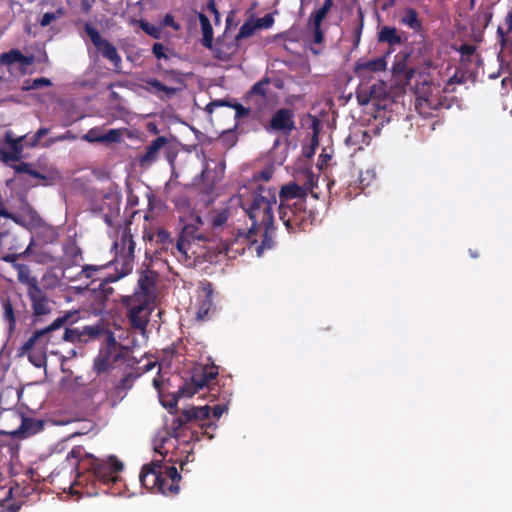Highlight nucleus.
<instances>
[{
    "label": "nucleus",
    "instance_id": "19",
    "mask_svg": "<svg viewBox=\"0 0 512 512\" xmlns=\"http://www.w3.org/2000/svg\"><path fill=\"white\" fill-rule=\"evenodd\" d=\"M81 139L89 143H119L122 132L119 129H110L104 133L101 127H93Z\"/></svg>",
    "mask_w": 512,
    "mask_h": 512
},
{
    "label": "nucleus",
    "instance_id": "53",
    "mask_svg": "<svg viewBox=\"0 0 512 512\" xmlns=\"http://www.w3.org/2000/svg\"><path fill=\"white\" fill-rule=\"evenodd\" d=\"M254 22L257 29H269L274 24V17L272 14H266L265 16L256 19Z\"/></svg>",
    "mask_w": 512,
    "mask_h": 512
},
{
    "label": "nucleus",
    "instance_id": "25",
    "mask_svg": "<svg viewBox=\"0 0 512 512\" xmlns=\"http://www.w3.org/2000/svg\"><path fill=\"white\" fill-rule=\"evenodd\" d=\"M168 144V140L164 136L154 139L147 147L144 154L139 158L140 166L150 165L158 159L159 151Z\"/></svg>",
    "mask_w": 512,
    "mask_h": 512
},
{
    "label": "nucleus",
    "instance_id": "32",
    "mask_svg": "<svg viewBox=\"0 0 512 512\" xmlns=\"http://www.w3.org/2000/svg\"><path fill=\"white\" fill-rule=\"evenodd\" d=\"M200 26L203 34L202 45L206 48H212L213 44V28L209 18L203 14H199Z\"/></svg>",
    "mask_w": 512,
    "mask_h": 512
},
{
    "label": "nucleus",
    "instance_id": "63",
    "mask_svg": "<svg viewBox=\"0 0 512 512\" xmlns=\"http://www.w3.org/2000/svg\"><path fill=\"white\" fill-rule=\"evenodd\" d=\"M273 171L271 168H266L255 175V179L269 181L272 178Z\"/></svg>",
    "mask_w": 512,
    "mask_h": 512
},
{
    "label": "nucleus",
    "instance_id": "29",
    "mask_svg": "<svg viewBox=\"0 0 512 512\" xmlns=\"http://www.w3.org/2000/svg\"><path fill=\"white\" fill-rule=\"evenodd\" d=\"M44 428V423L42 420H38L31 417H23L21 421V425L18 430L14 432V435H19L21 437H28L40 432Z\"/></svg>",
    "mask_w": 512,
    "mask_h": 512
},
{
    "label": "nucleus",
    "instance_id": "13",
    "mask_svg": "<svg viewBox=\"0 0 512 512\" xmlns=\"http://www.w3.org/2000/svg\"><path fill=\"white\" fill-rule=\"evenodd\" d=\"M271 79L264 77L258 82L254 83L246 95L247 101L253 106L255 110V117L259 118L265 111L268 104V85Z\"/></svg>",
    "mask_w": 512,
    "mask_h": 512
},
{
    "label": "nucleus",
    "instance_id": "40",
    "mask_svg": "<svg viewBox=\"0 0 512 512\" xmlns=\"http://www.w3.org/2000/svg\"><path fill=\"white\" fill-rule=\"evenodd\" d=\"M13 169L16 173H26L37 179H45V176L41 174L39 171L32 168L30 163L21 162L20 164L14 165Z\"/></svg>",
    "mask_w": 512,
    "mask_h": 512
},
{
    "label": "nucleus",
    "instance_id": "57",
    "mask_svg": "<svg viewBox=\"0 0 512 512\" xmlns=\"http://www.w3.org/2000/svg\"><path fill=\"white\" fill-rule=\"evenodd\" d=\"M152 53L158 60L168 59V55L166 54V47L162 43H154L152 46Z\"/></svg>",
    "mask_w": 512,
    "mask_h": 512
},
{
    "label": "nucleus",
    "instance_id": "4",
    "mask_svg": "<svg viewBox=\"0 0 512 512\" xmlns=\"http://www.w3.org/2000/svg\"><path fill=\"white\" fill-rule=\"evenodd\" d=\"M181 475L173 465H166L162 460L145 464L140 472L141 484L148 490H153L165 496L178 494Z\"/></svg>",
    "mask_w": 512,
    "mask_h": 512
},
{
    "label": "nucleus",
    "instance_id": "1",
    "mask_svg": "<svg viewBox=\"0 0 512 512\" xmlns=\"http://www.w3.org/2000/svg\"><path fill=\"white\" fill-rule=\"evenodd\" d=\"M277 204L276 189L259 186L258 191L252 195L249 203H243L251 227L245 231H239L237 242L246 244L248 248L255 245V251L261 256L265 250L275 245V226L273 210Z\"/></svg>",
    "mask_w": 512,
    "mask_h": 512
},
{
    "label": "nucleus",
    "instance_id": "30",
    "mask_svg": "<svg viewBox=\"0 0 512 512\" xmlns=\"http://www.w3.org/2000/svg\"><path fill=\"white\" fill-rule=\"evenodd\" d=\"M230 216L229 209L213 210L207 215V225L213 230L222 228L228 221Z\"/></svg>",
    "mask_w": 512,
    "mask_h": 512
},
{
    "label": "nucleus",
    "instance_id": "23",
    "mask_svg": "<svg viewBox=\"0 0 512 512\" xmlns=\"http://www.w3.org/2000/svg\"><path fill=\"white\" fill-rule=\"evenodd\" d=\"M305 197V189L303 187L294 182L288 183L282 186L279 192L280 204L278 206V210L280 211L282 206H292L289 203L291 200H305Z\"/></svg>",
    "mask_w": 512,
    "mask_h": 512
},
{
    "label": "nucleus",
    "instance_id": "50",
    "mask_svg": "<svg viewBox=\"0 0 512 512\" xmlns=\"http://www.w3.org/2000/svg\"><path fill=\"white\" fill-rule=\"evenodd\" d=\"M303 177L305 180L301 187L305 189V195H307L308 192H311L313 194V188L318 179L311 171H305L303 173Z\"/></svg>",
    "mask_w": 512,
    "mask_h": 512
},
{
    "label": "nucleus",
    "instance_id": "54",
    "mask_svg": "<svg viewBox=\"0 0 512 512\" xmlns=\"http://www.w3.org/2000/svg\"><path fill=\"white\" fill-rule=\"evenodd\" d=\"M140 27L145 33L152 36L153 38H155V39L160 38V30L155 25H152L149 22L142 20L140 22Z\"/></svg>",
    "mask_w": 512,
    "mask_h": 512
},
{
    "label": "nucleus",
    "instance_id": "39",
    "mask_svg": "<svg viewBox=\"0 0 512 512\" xmlns=\"http://www.w3.org/2000/svg\"><path fill=\"white\" fill-rule=\"evenodd\" d=\"M52 86V82L50 79L41 77L36 79H27L23 82L22 90L23 91H30L39 89L41 87H49Z\"/></svg>",
    "mask_w": 512,
    "mask_h": 512
},
{
    "label": "nucleus",
    "instance_id": "46",
    "mask_svg": "<svg viewBox=\"0 0 512 512\" xmlns=\"http://www.w3.org/2000/svg\"><path fill=\"white\" fill-rule=\"evenodd\" d=\"M330 9L321 6L317 11L311 13L308 24L322 25V21L327 16Z\"/></svg>",
    "mask_w": 512,
    "mask_h": 512
},
{
    "label": "nucleus",
    "instance_id": "44",
    "mask_svg": "<svg viewBox=\"0 0 512 512\" xmlns=\"http://www.w3.org/2000/svg\"><path fill=\"white\" fill-rule=\"evenodd\" d=\"M358 18H359L358 23L353 30V37H354L353 48L354 49L359 46V43L361 41L363 27H364V14L361 9L359 10Z\"/></svg>",
    "mask_w": 512,
    "mask_h": 512
},
{
    "label": "nucleus",
    "instance_id": "15",
    "mask_svg": "<svg viewBox=\"0 0 512 512\" xmlns=\"http://www.w3.org/2000/svg\"><path fill=\"white\" fill-rule=\"evenodd\" d=\"M224 169L223 162L218 163L215 169L205 167L201 172V183L198 184L199 193L210 196L214 192L216 184L222 180Z\"/></svg>",
    "mask_w": 512,
    "mask_h": 512
},
{
    "label": "nucleus",
    "instance_id": "55",
    "mask_svg": "<svg viewBox=\"0 0 512 512\" xmlns=\"http://www.w3.org/2000/svg\"><path fill=\"white\" fill-rule=\"evenodd\" d=\"M77 139V136L73 134L72 131L68 130L66 131L65 133L61 134V135H58L52 139L49 140V143L45 144L44 146L45 147H48L50 146L51 144L53 143H56V142H60V141H66V140H70V141H74Z\"/></svg>",
    "mask_w": 512,
    "mask_h": 512
},
{
    "label": "nucleus",
    "instance_id": "12",
    "mask_svg": "<svg viewBox=\"0 0 512 512\" xmlns=\"http://www.w3.org/2000/svg\"><path fill=\"white\" fill-rule=\"evenodd\" d=\"M412 50L401 51L395 55L391 67L393 79L400 85L408 86L415 74L416 69L408 65Z\"/></svg>",
    "mask_w": 512,
    "mask_h": 512
},
{
    "label": "nucleus",
    "instance_id": "9",
    "mask_svg": "<svg viewBox=\"0 0 512 512\" xmlns=\"http://www.w3.org/2000/svg\"><path fill=\"white\" fill-rule=\"evenodd\" d=\"M84 31L90 37L93 45L97 48L101 55L105 59L109 60L115 69H119L122 64V59L116 47L108 40L103 39L99 31L89 23L84 24Z\"/></svg>",
    "mask_w": 512,
    "mask_h": 512
},
{
    "label": "nucleus",
    "instance_id": "17",
    "mask_svg": "<svg viewBox=\"0 0 512 512\" xmlns=\"http://www.w3.org/2000/svg\"><path fill=\"white\" fill-rule=\"evenodd\" d=\"M139 298L140 296H135L131 300L132 303L129 306L127 315L133 328L145 331L148 318L146 315H143V312L148 309V303L146 300L140 301Z\"/></svg>",
    "mask_w": 512,
    "mask_h": 512
},
{
    "label": "nucleus",
    "instance_id": "6",
    "mask_svg": "<svg viewBox=\"0 0 512 512\" xmlns=\"http://www.w3.org/2000/svg\"><path fill=\"white\" fill-rule=\"evenodd\" d=\"M279 217L289 232L306 231L317 219L313 210L306 208V200L295 201L292 206H282Z\"/></svg>",
    "mask_w": 512,
    "mask_h": 512
},
{
    "label": "nucleus",
    "instance_id": "28",
    "mask_svg": "<svg viewBox=\"0 0 512 512\" xmlns=\"http://www.w3.org/2000/svg\"><path fill=\"white\" fill-rule=\"evenodd\" d=\"M123 277L124 276H120V272L106 276L101 280L98 287L93 289L95 297L100 299L101 302L108 300V298L114 293V289L110 286V283L116 282Z\"/></svg>",
    "mask_w": 512,
    "mask_h": 512
},
{
    "label": "nucleus",
    "instance_id": "27",
    "mask_svg": "<svg viewBox=\"0 0 512 512\" xmlns=\"http://www.w3.org/2000/svg\"><path fill=\"white\" fill-rule=\"evenodd\" d=\"M143 240L145 242L155 241L157 249L167 250L170 246L173 247V241L170 234L164 229H158L156 232H153L145 228L143 231Z\"/></svg>",
    "mask_w": 512,
    "mask_h": 512
},
{
    "label": "nucleus",
    "instance_id": "43",
    "mask_svg": "<svg viewBox=\"0 0 512 512\" xmlns=\"http://www.w3.org/2000/svg\"><path fill=\"white\" fill-rule=\"evenodd\" d=\"M375 179L376 173L373 170L368 169L366 171L360 172L358 179L359 188L362 190L368 188Z\"/></svg>",
    "mask_w": 512,
    "mask_h": 512
},
{
    "label": "nucleus",
    "instance_id": "61",
    "mask_svg": "<svg viewBox=\"0 0 512 512\" xmlns=\"http://www.w3.org/2000/svg\"><path fill=\"white\" fill-rule=\"evenodd\" d=\"M29 251V247L23 252V253H19V254H14V253H10V254H6L2 257V260L7 262V263H11L13 268L15 269V264H19L17 262V260L22 257L23 255H26Z\"/></svg>",
    "mask_w": 512,
    "mask_h": 512
},
{
    "label": "nucleus",
    "instance_id": "16",
    "mask_svg": "<svg viewBox=\"0 0 512 512\" xmlns=\"http://www.w3.org/2000/svg\"><path fill=\"white\" fill-rule=\"evenodd\" d=\"M214 289L210 282H205L201 287V295L199 296L198 309L196 312V319L198 321L209 320L215 311L214 306Z\"/></svg>",
    "mask_w": 512,
    "mask_h": 512
},
{
    "label": "nucleus",
    "instance_id": "20",
    "mask_svg": "<svg viewBox=\"0 0 512 512\" xmlns=\"http://www.w3.org/2000/svg\"><path fill=\"white\" fill-rule=\"evenodd\" d=\"M387 55L374 59H359L355 63L354 71L359 78H367L370 73L385 71L387 68Z\"/></svg>",
    "mask_w": 512,
    "mask_h": 512
},
{
    "label": "nucleus",
    "instance_id": "36",
    "mask_svg": "<svg viewBox=\"0 0 512 512\" xmlns=\"http://www.w3.org/2000/svg\"><path fill=\"white\" fill-rule=\"evenodd\" d=\"M180 236L183 238H186L188 240H198V241H206L208 240V237L200 232L199 226H197L195 223H188L185 224L182 228V231L180 233Z\"/></svg>",
    "mask_w": 512,
    "mask_h": 512
},
{
    "label": "nucleus",
    "instance_id": "47",
    "mask_svg": "<svg viewBox=\"0 0 512 512\" xmlns=\"http://www.w3.org/2000/svg\"><path fill=\"white\" fill-rule=\"evenodd\" d=\"M330 9L321 6L317 11L311 13L308 24L322 25V21L327 16Z\"/></svg>",
    "mask_w": 512,
    "mask_h": 512
},
{
    "label": "nucleus",
    "instance_id": "48",
    "mask_svg": "<svg viewBox=\"0 0 512 512\" xmlns=\"http://www.w3.org/2000/svg\"><path fill=\"white\" fill-rule=\"evenodd\" d=\"M104 333H107V338H106V347L103 349L105 351H109V352H112V353H122L121 351H119V343L116 341L113 333L109 330H106L104 328Z\"/></svg>",
    "mask_w": 512,
    "mask_h": 512
},
{
    "label": "nucleus",
    "instance_id": "42",
    "mask_svg": "<svg viewBox=\"0 0 512 512\" xmlns=\"http://www.w3.org/2000/svg\"><path fill=\"white\" fill-rule=\"evenodd\" d=\"M505 24L507 25L506 31H504V29L501 26L497 28L498 42L502 46L506 44V34L512 31V9L508 12V14L505 17Z\"/></svg>",
    "mask_w": 512,
    "mask_h": 512
},
{
    "label": "nucleus",
    "instance_id": "11",
    "mask_svg": "<svg viewBox=\"0 0 512 512\" xmlns=\"http://www.w3.org/2000/svg\"><path fill=\"white\" fill-rule=\"evenodd\" d=\"M104 332L102 324L87 325L82 328H68L63 326L64 342L69 343H88L90 341L100 338Z\"/></svg>",
    "mask_w": 512,
    "mask_h": 512
},
{
    "label": "nucleus",
    "instance_id": "26",
    "mask_svg": "<svg viewBox=\"0 0 512 512\" xmlns=\"http://www.w3.org/2000/svg\"><path fill=\"white\" fill-rule=\"evenodd\" d=\"M377 40L379 43H387L389 50L387 55L394 51V46L403 44V38L398 33L396 27L382 26L377 34Z\"/></svg>",
    "mask_w": 512,
    "mask_h": 512
},
{
    "label": "nucleus",
    "instance_id": "34",
    "mask_svg": "<svg viewBox=\"0 0 512 512\" xmlns=\"http://www.w3.org/2000/svg\"><path fill=\"white\" fill-rule=\"evenodd\" d=\"M2 307H3L2 318H3L4 322H6L8 324V333H9V335H11L12 333H14L15 328H16L17 321H16V316H15V311H14L11 301L8 298L3 300Z\"/></svg>",
    "mask_w": 512,
    "mask_h": 512
},
{
    "label": "nucleus",
    "instance_id": "56",
    "mask_svg": "<svg viewBox=\"0 0 512 512\" xmlns=\"http://www.w3.org/2000/svg\"><path fill=\"white\" fill-rule=\"evenodd\" d=\"M220 140L222 141L225 147L230 148L234 146L236 143V135L232 131H226L222 133V135L220 136Z\"/></svg>",
    "mask_w": 512,
    "mask_h": 512
},
{
    "label": "nucleus",
    "instance_id": "59",
    "mask_svg": "<svg viewBox=\"0 0 512 512\" xmlns=\"http://www.w3.org/2000/svg\"><path fill=\"white\" fill-rule=\"evenodd\" d=\"M141 375V373H138V372H130L128 373L127 375H125L121 381H120V387L122 388H129L131 387L132 383L134 382L135 379H137L139 376Z\"/></svg>",
    "mask_w": 512,
    "mask_h": 512
},
{
    "label": "nucleus",
    "instance_id": "35",
    "mask_svg": "<svg viewBox=\"0 0 512 512\" xmlns=\"http://www.w3.org/2000/svg\"><path fill=\"white\" fill-rule=\"evenodd\" d=\"M48 351L47 347H41L39 345H35L34 348L30 349L27 352H23L22 354L27 353L29 361L36 367H42L46 363V352Z\"/></svg>",
    "mask_w": 512,
    "mask_h": 512
},
{
    "label": "nucleus",
    "instance_id": "24",
    "mask_svg": "<svg viewBox=\"0 0 512 512\" xmlns=\"http://www.w3.org/2000/svg\"><path fill=\"white\" fill-rule=\"evenodd\" d=\"M122 357L123 353H112L109 351L100 350L98 356L94 359L93 369L98 375L108 372Z\"/></svg>",
    "mask_w": 512,
    "mask_h": 512
},
{
    "label": "nucleus",
    "instance_id": "21",
    "mask_svg": "<svg viewBox=\"0 0 512 512\" xmlns=\"http://www.w3.org/2000/svg\"><path fill=\"white\" fill-rule=\"evenodd\" d=\"M400 23L410 29H412L416 33H421L422 40L419 42V44L422 45L421 48H419V53L426 52L427 45L425 42V37L423 35L424 29L423 24L421 20L418 17V13L414 8H405L402 12Z\"/></svg>",
    "mask_w": 512,
    "mask_h": 512
},
{
    "label": "nucleus",
    "instance_id": "49",
    "mask_svg": "<svg viewBox=\"0 0 512 512\" xmlns=\"http://www.w3.org/2000/svg\"><path fill=\"white\" fill-rule=\"evenodd\" d=\"M223 43H221L219 40L216 42V53L217 58L224 60L229 58L231 54H233L236 50L237 44H232L231 46L227 47L226 50L223 49Z\"/></svg>",
    "mask_w": 512,
    "mask_h": 512
},
{
    "label": "nucleus",
    "instance_id": "31",
    "mask_svg": "<svg viewBox=\"0 0 512 512\" xmlns=\"http://www.w3.org/2000/svg\"><path fill=\"white\" fill-rule=\"evenodd\" d=\"M144 89L153 94L164 92L168 97H171L176 93L175 88L164 85L161 81H159L156 78H149L145 80Z\"/></svg>",
    "mask_w": 512,
    "mask_h": 512
},
{
    "label": "nucleus",
    "instance_id": "5",
    "mask_svg": "<svg viewBox=\"0 0 512 512\" xmlns=\"http://www.w3.org/2000/svg\"><path fill=\"white\" fill-rule=\"evenodd\" d=\"M72 316L73 313L67 312L63 316L55 319L47 327L35 331L32 336L22 345L23 352L29 351L30 349L34 348L35 345L47 347L49 349V346L54 347L64 343L63 326L69 322Z\"/></svg>",
    "mask_w": 512,
    "mask_h": 512
},
{
    "label": "nucleus",
    "instance_id": "64",
    "mask_svg": "<svg viewBox=\"0 0 512 512\" xmlns=\"http://www.w3.org/2000/svg\"><path fill=\"white\" fill-rule=\"evenodd\" d=\"M56 17L54 13L47 12L42 16V19L40 21V25L42 27L48 26L53 20H55Z\"/></svg>",
    "mask_w": 512,
    "mask_h": 512
},
{
    "label": "nucleus",
    "instance_id": "45",
    "mask_svg": "<svg viewBox=\"0 0 512 512\" xmlns=\"http://www.w3.org/2000/svg\"><path fill=\"white\" fill-rule=\"evenodd\" d=\"M330 9L321 6L317 11L311 13L308 24L322 25V21L327 16Z\"/></svg>",
    "mask_w": 512,
    "mask_h": 512
},
{
    "label": "nucleus",
    "instance_id": "51",
    "mask_svg": "<svg viewBox=\"0 0 512 512\" xmlns=\"http://www.w3.org/2000/svg\"><path fill=\"white\" fill-rule=\"evenodd\" d=\"M418 101L420 107L423 105V103H425L428 107L432 109H439L441 107H444V104L438 98H436V96L432 94L426 97H420L418 98Z\"/></svg>",
    "mask_w": 512,
    "mask_h": 512
},
{
    "label": "nucleus",
    "instance_id": "3",
    "mask_svg": "<svg viewBox=\"0 0 512 512\" xmlns=\"http://www.w3.org/2000/svg\"><path fill=\"white\" fill-rule=\"evenodd\" d=\"M210 413L211 408L208 405L183 410L167 424V435L182 443L199 441V434L212 439L217 425L210 420Z\"/></svg>",
    "mask_w": 512,
    "mask_h": 512
},
{
    "label": "nucleus",
    "instance_id": "2",
    "mask_svg": "<svg viewBox=\"0 0 512 512\" xmlns=\"http://www.w3.org/2000/svg\"><path fill=\"white\" fill-rule=\"evenodd\" d=\"M64 463H67L70 469L77 470L75 484L86 488L84 493L89 495L97 494V489L102 486L116 484L120 479L119 473L124 468L123 462L116 456L96 457L84 453L81 446L73 447Z\"/></svg>",
    "mask_w": 512,
    "mask_h": 512
},
{
    "label": "nucleus",
    "instance_id": "38",
    "mask_svg": "<svg viewBox=\"0 0 512 512\" xmlns=\"http://www.w3.org/2000/svg\"><path fill=\"white\" fill-rule=\"evenodd\" d=\"M65 260L71 264L79 265L83 260L82 251L76 244H68L64 247Z\"/></svg>",
    "mask_w": 512,
    "mask_h": 512
},
{
    "label": "nucleus",
    "instance_id": "22",
    "mask_svg": "<svg viewBox=\"0 0 512 512\" xmlns=\"http://www.w3.org/2000/svg\"><path fill=\"white\" fill-rule=\"evenodd\" d=\"M27 295L31 301L34 316L49 314L51 307L45 292L39 287L34 286L31 290H27Z\"/></svg>",
    "mask_w": 512,
    "mask_h": 512
},
{
    "label": "nucleus",
    "instance_id": "60",
    "mask_svg": "<svg viewBox=\"0 0 512 512\" xmlns=\"http://www.w3.org/2000/svg\"><path fill=\"white\" fill-rule=\"evenodd\" d=\"M235 109V116L236 118L240 119L243 117H246L250 114L251 110L254 109L253 106L251 107H244L242 104L236 103L232 106Z\"/></svg>",
    "mask_w": 512,
    "mask_h": 512
},
{
    "label": "nucleus",
    "instance_id": "33",
    "mask_svg": "<svg viewBox=\"0 0 512 512\" xmlns=\"http://www.w3.org/2000/svg\"><path fill=\"white\" fill-rule=\"evenodd\" d=\"M17 271L18 281L27 285V290H31L33 285L38 286L36 277L30 275V268L26 264H15Z\"/></svg>",
    "mask_w": 512,
    "mask_h": 512
},
{
    "label": "nucleus",
    "instance_id": "52",
    "mask_svg": "<svg viewBox=\"0 0 512 512\" xmlns=\"http://www.w3.org/2000/svg\"><path fill=\"white\" fill-rule=\"evenodd\" d=\"M458 51L461 54V61H469L471 56L475 54L476 47L472 44H462Z\"/></svg>",
    "mask_w": 512,
    "mask_h": 512
},
{
    "label": "nucleus",
    "instance_id": "18",
    "mask_svg": "<svg viewBox=\"0 0 512 512\" xmlns=\"http://www.w3.org/2000/svg\"><path fill=\"white\" fill-rule=\"evenodd\" d=\"M34 63V56L24 55L19 49H11L0 55V65L10 67L14 64H18V69L21 74H26L27 69Z\"/></svg>",
    "mask_w": 512,
    "mask_h": 512
},
{
    "label": "nucleus",
    "instance_id": "7",
    "mask_svg": "<svg viewBox=\"0 0 512 512\" xmlns=\"http://www.w3.org/2000/svg\"><path fill=\"white\" fill-rule=\"evenodd\" d=\"M218 376V367L215 365H198L195 366L185 383L179 388L178 395L182 398L192 397L201 389L207 387L211 389V384Z\"/></svg>",
    "mask_w": 512,
    "mask_h": 512
},
{
    "label": "nucleus",
    "instance_id": "41",
    "mask_svg": "<svg viewBox=\"0 0 512 512\" xmlns=\"http://www.w3.org/2000/svg\"><path fill=\"white\" fill-rule=\"evenodd\" d=\"M257 30L255 26V22L250 20L246 21L239 29L238 34L235 36V42H238L241 39L252 36Z\"/></svg>",
    "mask_w": 512,
    "mask_h": 512
},
{
    "label": "nucleus",
    "instance_id": "10",
    "mask_svg": "<svg viewBox=\"0 0 512 512\" xmlns=\"http://www.w3.org/2000/svg\"><path fill=\"white\" fill-rule=\"evenodd\" d=\"M264 127L267 132L289 136L296 129L295 113L290 108H280L273 113Z\"/></svg>",
    "mask_w": 512,
    "mask_h": 512
},
{
    "label": "nucleus",
    "instance_id": "62",
    "mask_svg": "<svg viewBox=\"0 0 512 512\" xmlns=\"http://www.w3.org/2000/svg\"><path fill=\"white\" fill-rule=\"evenodd\" d=\"M100 269V267L98 266H94V265H85L82 267L79 275L80 276H85L86 278H93L95 273Z\"/></svg>",
    "mask_w": 512,
    "mask_h": 512
},
{
    "label": "nucleus",
    "instance_id": "37",
    "mask_svg": "<svg viewBox=\"0 0 512 512\" xmlns=\"http://www.w3.org/2000/svg\"><path fill=\"white\" fill-rule=\"evenodd\" d=\"M190 244V240L183 238L179 235L176 245L173 247V255H175L181 261H187L189 259L188 249L190 247Z\"/></svg>",
    "mask_w": 512,
    "mask_h": 512
},
{
    "label": "nucleus",
    "instance_id": "14",
    "mask_svg": "<svg viewBox=\"0 0 512 512\" xmlns=\"http://www.w3.org/2000/svg\"><path fill=\"white\" fill-rule=\"evenodd\" d=\"M26 139V135L15 138L11 131H7L4 136L3 146L0 147L1 160L6 164L19 161L23 156L24 141Z\"/></svg>",
    "mask_w": 512,
    "mask_h": 512
},
{
    "label": "nucleus",
    "instance_id": "8",
    "mask_svg": "<svg viewBox=\"0 0 512 512\" xmlns=\"http://www.w3.org/2000/svg\"><path fill=\"white\" fill-rule=\"evenodd\" d=\"M118 246L120 250L116 253L115 262L121 264L120 276H126L133 269L136 246L129 227L125 228L120 243H114V247Z\"/></svg>",
    "mask_w": 512,
    "mask_h": 512
},
{
    "label": "nucleus",
    "instance_id": "58",
    "mask_svg": "<svg viewBox=\"0 0 512 512\" xmlns=\"http://www.w3.org/2000/svg\"><path fill=\"white\" fill-rule=\"evenodd\" d=\"M308 27L313 31V41L315 44H321L324 41V34L321 29V25L308 24Z\"/></svg>",
    "mask_w": 512,
    "mask_h": 512
}]
</instances>
